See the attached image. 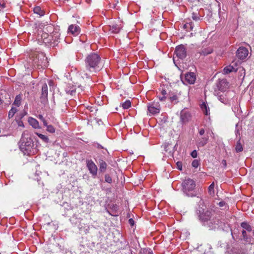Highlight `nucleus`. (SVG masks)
<instances>
[{"label": "nucleus", "instance_id": "obj_1", "mask_svg": "<svg viewBox=\"0 0 254 254\" xmlns=\"http://www.w3.org/2000/svg\"><path fill=\"white\" fill-rule=\"evenodd\" d=\"M100 60V56L97 54L92 53L89 55L85 61L86 69L91 72L99 70Z\"/></svg>", "mask_w": 254, "mask_h": 254}, {"label": "nucleus", "instance_id": "obj_2", "mask_svg": "<svg viewBox=\"0 0 254 254\" xmlns=\"http://www.w3.org/2000/svg\"><path fill=\"white\" fill-rule=\"evenodd\" d=\"M34 142L32 139L28 136L27 131H24L19 142V148L24 154L29 155L32 152Z\"/></svg>", "mask_w": 254, "mask_h": 254}, {"label": "nucleus", "instance_id": "obj_3", "mask_svg": "<svg viewBox=\"0 0 254 254\" xmlns=\"http://www.w3.org/2000/svg\"><path fill=\"white\" fill-rule=\"evenodd\" d=\"M200 219L203 223V225L209 229L218 228L220 227V222L218 219L212 217L211 212L206 211L201 214L200 216Z\"/></svg>", "mask_w": 254, "mask_h": 254}, {"label": "nucleus", "instance_id": "obj_4", "mask_svg": "<svg viewBox=\"0 0 254 254\" xmlns=\"http://www.w3.org/2000/svg\"><path fill=\"white\" fill-rule=\"evenodd\" d=\"M183 190L189 196L194 195L193 191L195 187L194 181L188 178L185 180L182 183Z\"/></svg>", "mask_w": 254, "mask_h": 254}, {"label": "nucleus", "instance_id": "obj_5", "mask_svg": "<svg viewBox=\"0 0 254 254\" xmlns=\"http://www.w3.org/2000/svg\"><path fill=\"white\" fill-rule=\"evenodd\" d=\"M33 64L34 66L37 65L38 66L43 65L45 66V63L46 62V59H45V56L43 54L35 53L33 55Z\"/></svg>", "mask_w": 254, "mask_h": 254}, {"label": "nucleus", "instance_id": "obj_6", "mask_svg": "<svg viewBox=\"0 0 254 254\" xmlns=\"http://www.w3.org/2000/svg\"><path fill=\"white\" fill-rule=\"evenodd\" d=\"M148 112L150 115H154L159 114L161 107L158 102H151L148 104Z\"/></svg>", "mask_w": 254, "mask_h": 254}, {"label": "nucleus", "instance_id": "obj_7", "mask_svg": "<svg viewBox=\"0 0 254 254\" xmlns=\"http://www.w3.org/2000/svg\"><path fill=\"white\" fill-rule=\"evenodd\" d=\"M86 164L92 177L95 178L97 176L98 171V168L96 165L92 160H86Z\"/></svg>", "mask_w": 254, "mask_h": 254}, {"label": "nucleus", "instance_id": "obj_8", "mask_svg": "<svg viewBox=\"0 0 254 254\" xmlns=\"http://www.w3.org/2000/svg\"><path fill=\"white\" fill-rule=\"evenodd\" d=\"M175 54L178 58L183 60L186 57V49L183 45H179L176 48Z\"/></svg>", "mask_w": 254, "mask_h": 254}, {"label": "nucleus", "instance_id": "obj_9", "mask_svg": "<svg viewBox=\"0 0 254 254\" xmlns=\"http://www.w3.org/2000/svg\"><path fill=\"white\" fill-rule=\"evenodd\" d=\"M218 92L225 93V92L228 89L229 87V83L226 79H221L218 81L217 85Z\"/></svg>", "mask_w": 254, "mask_h": 254}, {"label": "nucleus", "instance_id": "obj_10", "mask_svg": "<svg viewBox=\"0 0 254 254\" xmlns=\"http://www.w3.org/2000/svg\"><path fill=\"white\" fill-rule=\"evenodd\" d=\"M180 118L181 122L185 124L188 122L191 119L190 113L186 110H183L180 114Z\"/></svg>", "mask_w": 254, "mask_h": 254}, {"label": "nucleus", "instance_id": "obj_11", "mask_svg": "<svg viewBox=\"0 0 254 254\" xmlns=\"http://www.w3.org/2000/svg\"><path fill=\"white\" fill-rule=\"evenodd\" d=\"M248 51L246 48L240 47L237 52V56L240 59H244L248 55Z\"/></svg>", "mask_w": 254, "mask_h": 254}, {"label": "nucleus", "instance_id": "obj_12", "mask_svg": "<svg viewBox=\"0 0 254 254\" xmlns=\"http://www.w3.org/2000/svg\"><path fill=\"white\" fill-rule=\"evenodd\" d=\"M185 81L189 84H193L195 81L196 77L194 73L190 72L186 74L185 77Z\"/></svg>", "mask_w": 254, "mask_h": 254}, {"label": "nucleus", "instance_id": "obj_13", "mask_svg": "<svg viewBox=\"0 0 254 254\" xmlns=\"http://www.w3.org/2000/svg\"><path fill=\"white\" fill-rule=\"evenodd\" d=\"M208 136L204 135V136H201L200 137H198V139L197 141V145L198 147H203L205 144H207L208 141Z\"/></svg>", "mask_w": 254, "mask_h": 254}, {"label": "nucleus", "instance_id": "obj_14", "mask_svg": "<svg viewBox=\"0 0 254 254\" xmlns=\"http://www.w3.org/2000/svg\"><path fill=\"white\" fill-rule=\"evenodd\" d=\"M215 94L217 96L218 99L222 103L226 104L227 99L226 98V94L217 91V90H215Z\"/></svg>", "mask_w": 254, "mask_h": 254}, {"label": "nucleus", "instance_id": "obj_15", "mask_svg": "<svg viewBox=\"0 0 254 254\" xmlns=\"http://www.w3.org/2000/svg\"><path fill=\"white\" fill-rule=\"evenodd\" d=\"M68 32L73 35H78L80 32V28L78 25L71 24L68 27Z\"/></svg>", "mask_w": 254, "mask_h": 254}, {"label": "nucleus", "instance_id": "obj_16", "mask_svg": "<svg viewBox=\"0 0 254 254\" xmlns=\"http://www.w3.org/2000/svg\"><path fill=\"white\" fill-rule=\"evenodd\" d=\"M48 97V86L45 83L43 85L42 87V92L41 98L45 101L47 100Z\"/></svg>", "mask_w": 254, "mask_h": 254}, {"label": "nucleus", "instance_id": "obj_17", "mask_svg": "<svg viewBox=\"0 0 254 254\" xmlns=\"http://www.w3.org/2000/svg\"><path fill=\"white\" fill-rule=\"evenodd\" d=\"M29 124L34 128H40L39 123L37 120L32 118L29 117L28 120Z\"/></svg>", "mask_w": 254, "mask_h": 254}, {"label": "nucleus", "instance_id": "obj_18", "mask_svg": "<svg viewBox=\"0 0 254 254\" xmlns=\"http://www.w3.org/2000/svg\"><path fill=\"white\" fill-rule=\"evenodd\" d=\"M233 65L230 64L228 66H226L224 69L223 71L225 74H228L233 71H236V63H232Z\"/></svg>", "mask_w": 254, "mask_h": 254}, {"label": "nucleus", "instance_id": "obj_19", "mask_svg": "<svg viewBox=\"0 0 254 254\" xmlns=\"http://www.w3.org/2000/svg\"><path fill=\"white\" fill-rule=\"evenodd\" d=\"M121 28L122 26L121 25L113 24L112 26H110V30L113 33H118Z\"/></svg>", "mask_w": 254, "mask_h": 254}, {"label": "nucleus", "instance_id": "obj_20", "mask_svg": "<svg viewBox=\"0 0 254 254\" xmlns=\"http://www.w3.org/2000/svg\"><path fill=\"white\" fill-rule=\"evenodd\" d=\"M99 171L101 172H104L107 168V163L103 160L100 159L99 161Z\"/></svg>", "mask_w": 254, "mask_h": 254}, {"label": "nucleus", "instance_id": "obj_21", "mask_svg": "<svg viewBox=\"0 0 254 254\" xmlns=\"http://www.w3.org/2000/svg\"><path fill=\"white\" fill-rule=\"evenodd\" d=\"M235 150L237 152H242L243 150V145L240 142V137H239V139L237 142Z\"/></svg>", "mask_w": 254, "mask_h": 254}, {"label": "nucleus", "instance_id": "obj_22", "mask_svg": "<svg viewBox=\"0 0 254 254\" xmlns=\"http://www.w3.org/2000/svg\"><path fill=\"white\" fill-rule=\"evenodd\" d=\"M33 11L35 13L41 16L44 15V12L39 6H36L33 8Z\"/></svg>", "mask_w": 254, "mask_h": 254}, {"label": "nucleus", "instance_id": "obj_23", "mask_svg": "<svg viewBox=\"0 0 254 254\" xmlns=\"http://www.w3.org/2000/svg\"><path fill=\"white\" fill-rule=\"evenodd\" d=\"M241 227L245 230L251 232L252 230V227L246 222H242L241 224Z\"/></svg>", "mask_w": 254, "mask_h": 254}, {"label": "nucleus", "instance_id": "obj_24", "mask_svg": "<svg viewBox=\"0 0 254 254\" xmlns=\"http://www.w3.org/2000/svg\"><path fill=\"white\" fill-rule=\"evenodd\" d=\"M22 98L20 95H17L15 98V100L13 105H15L17 107H19L21 104Z\"/></svg>", "mask_w": 254, "mask_h": 254}, {"label": "nucleus", "instance_id": "obj_25", "mask_svg": "<svg viewBox=\"0 0 254 254\" xmlns=\"http://www.w3.org/2000/svg\"><path fill=\"white\" fill-rule=\"evenodd\" d=\"M36 134L40 137L44 142L48 143L49 141V139L47 136L44 134L36 132Z\"/></svg>", "mask_w": 254, "mask_h": 254}, {"label": "nucleus", "instance_id": "obj_26", "mask_svg": "<svg viewBox=\"0 0 254 254\" xmlns=\"http://www.w3.org/2000/svg\"><path fill=\"white\" fill-rule=\"evenodd\" d=\"M192 18L195 21H198L200 20V16L199 15V13L197 12H193L192 13Z\"/></svg>", "mask_w": 254, "mask_h": 254}, {"label": "nucleus", "instance_id": "obj_27", "mask_svg": "<svg viewBox=\"0 0 254 254\" xmlns=\"http://www.w3.org/2000/svg\"><path fill=\"white\" fill-rule=\"evenodd\" d=\"M47 127L46 130L50 133H54L56 131L55 128L52 125H48L47 123V126H45Z\"/></svg>", "mask_w": 254, "mask_h": 254}, {"label": "nucleus", "instance_id": "obj_28", "mask_svg": "<svg viewBox=\"0 0 254 254\" xmlns=\"http://www.w3.org/2000/svg\"><path fill=\"white\" fill-rule=\"evenodd\" d=\"M212 52V49L210 48H208L203 50L201 53V54L204 56H206L209 54H211Z\"/></svg>", "mask_w": 254, "mask_h": 254}, {"label": "nucleus", "instance_id": "obj_29", "mask_svg": "<svg viewBox=\"0 0 254 254\" xmlns=\"http://www.w3.org/2000/svg\"><path fill=\"white\" fill-rule=\"evenodd\" d=\"M17 111V110L16 108L12 107L8 113V118H11L13 117L15 113Z\"/></svg>", "mask_w": 254, "mask_h": 254}, {"label": "nucleus", "instance_id": "obj_30", "mask_svg": "<svg viewBox=\"0 0 254 254\" xmlns=\"http://www.w3.org/2000/svg\"><path fill=\"white\" fill-rule=\"evenodd\" d=\"M242 127L241 126H239L238 124L236 125L235 134L236 136H240L241 134V130Z\"/></svg>", "mask_w": 254, "mask_h": 254}, {"label": "nucleus", "instance_id": "obj_31", "mask_svg": "<svg viewBox=\"0 0 254 254\" xmlns=\"http://www.w3.org/2000/svg\"><path fill=\"white\" fill-rule=\"evenodd\" d=\"M131 106V103L130 101L127 100L122 104V107L125 109H128Z\"/></svg>", "mask_w": 254, "mask_h": 254}, {"label": "nucleus", "instance_id": "obj_32", "mask_svg": "<svg viewBox=\"0 0 254 254\" xmlns=\"http://www.w3.org/2000/svg\"><path fill=\"white\" fill-rule=\"evenodd\" d=\"M214 183H212L208 187V192L210 195H213L214 193Z\"/></svg>", "mask_w": 254, "mask_h": 254}, {"label": "nucleus", "instance_id": "obj_33", "mask_svg": "<svg viewBox=\"0 0 254 254\" xmlns=\"http://www.w3.org/2000/svg\"><path fill=\"white\" fill-rule=\"evenodd\" d=\"M201 108L203 111V113L207 115L208 114V109L206 104L204 103H203L201 105Z\"/></svg>", "mask_w": 254, "mask_h": 254}, {"label": "nucleus", "instance_id": "obj_34", "mask_svg": "<svg viewBox=\"0 0 254 254\" xmlns=\"http://www.w3.org/2000/svg\"><path fill=\"white\" fill-rule=\"evenodd\" d=\"M139 254H153L150 249H143L140 251Z\"/></svg>", "mask_w": 254, "mask_h": 254}, {"label": "nucleus", "instance_id": "obj_35", "mask_svg": "<svg viewBox=\"0 0 254 254\" xmlns=\"http://www.w3.org/2000/svg\"><path fill=\"white\" fill-rule=\"evenodd\" d=\"M80 74L83 78H89L90 75L85 72L84 70H82L80 71Z\"/></svg>", "mask_w": 254, "mask_h": 254}, {"label": "nucleus", "instance_id": "obj_36", "mask_svg": "<svg viewBox=\"0 0 254 254\" xmlns=\"http://www.w3.org/2000/svg\"><path fill=\"white\" fill-rule=\"evenodd\" d=\"M50 37L52 38V40L54 41V42L57 41L59 39V34L58 33H53V35H51Z\"/></svg>", "mask_w": 254, "mask_h": 254}, {"label": "nucleus", "instance_id": "obj_37", "mask_svg": "<svg viewBox=\"0 0 254 254\" xmlns=\"http://www.w3.org/2000/svg\"><path fill=\"white\" fill-rule=\"evenodd\" d=\"M66 92L67 94H69L71 96L74 95L75 94V89L74 87H72L71 89H66Z\"/></svg>", "mask_w": 254, "mask_h": 254}, {"label": "nucleus", "instance_id": "obj_38", "mask_svg": "<svg viewBox=\"0 0 254 254\" xmlns=\"http://www.w3.org/2000/svg\"><path fill=\"white\" fill-rule=\"evenodd\" d=\"M239 71V72L241 73L240 76H242L243 75V77L245 76V69L242 67H240L238 68H236V71L238 70Z\"/></svg>", "mask_w": 254, "mask_h": 254}, {"label": "nucleus", "instance_id": "obj_39", "mask_svg": "<svg viewBox=\"0 0 254 254\" xmlns=\"http://www.w3.org/2000/svg\"><path fill=\"white\" fill-rule=\"evenodd\" d=\"M37 118L43 122L44 126H47V121L42 115H39Z\"/></svg>", "mask_w": 254, "mask_h": 254}, {"label": "nucleus", "instance_id": "obj_40", "mask_svg": "<svg viewBox=\"0 0 254 254\" xmlns=\"http://www.w3.org/2000/svg\"><path fill=\"white\" fill-rule=\"evenodd\" d=\"M169 99L171 102L176 103L177 100V96L175 95H173L172 96H170Z\"/></svg>", "mask_w": 254, "mask_h": 254}, {"label": "nucleus", "instance_id": "obj_41", "mask_svg": "<svg viewBox=\"0 0 254 254\" xmlns=\"http://www.w3.org/2000/svg\"><path fill=\"white\" fill-rule=\"evenodd\" d=\"M105 181L106 182L111 183L112 181V178L108 174L105 175Z\"/></svg>", "mask_w": 254, "mask_h": 254}, {"label": "nucleus", "instance_id": "obj_42", "mask_svg": "<svg viewBox=\"0 0 254 254\" xmlns=\"http://www.w3.org/2000/svg\"><path fill=\"white\" fill-rule=\"evenodd\" d=\"M218 205L220 207L223 208V209H225L227 207L226 203L223 201L219 202Z\"/></svg>", "mask_w": 254, "mask_h": 254}, {"label": "nucleus", "instance_id": "obj_43", "mask_svg": "<svg viewBox=\"0 0 254 254\" xmlns=\"http://www.w3.org/2000/svg\"><path fill=\"white\" fill-rule=\"evenodd\" d=\"M191 165L192 167L197 168L199 165V162L197 160H194L192 161Z\"/></svg>", "mask_w": 254, "mask_h": 254}, {"label": "nucleus", "instance_id": "obj_44", "mask_svg": "<svg viewBox=\"0 0 254 254\" xmlns=\"http://www.w3.org/2000/svg\"><path fill=\"white\" fill-rule=\"evenodd\" d=\"M242 236H243V239H244L245 241H246L247 242H248V237H247V236L246 231V230H243L242 231Z\"/></svg>", "mask_w": 254, "mask_h": 254}, {"label": "nucleus", "instance_id": "obj_45", "mask_svg": "<svg viewBox=\"0 0 254 254\" xmlns=\"http://www.w3.org/2000/svg\"><path fill=\"white\" fill-rule=\"evenodd\" d=\"M176 165L177 166V168L179 170H182V163L181 162H180V161L177 162L176 163Z\"/></svg>", "mask_w": 254, "mask_h": 254}, {"label": "nucleus", "instance_id": "obj_46", "mask_svg": "<svg viewBox=\"0 0 254 254\" xmlns=\"http://www.w3.org/2000/svg\"><path fill=\"white\" fill-rule=\"evenodd\" d=\"M191 156L193 158H196L197 156V151L195 150L192 151L191 153Z\"/></svg>", "mask_w": 254, "mask_h": 254}, {"label": "nucleus", "instance_id": "obj_47", "mask_svg": "<svg viewBox=\"0 0 254 254\" xmlns=\"http://www.w3.org/2000/svg\"><path fill=\"white\" fill-rule=\"evenodd\" d=\"M205 130L203 128H201L199 131V134L200 136H202L204 134Z\"/></svg>", "mask_w": 254, "mask_h": 254}, {"label": "nucleus", "instance_id": "obj_48", "mask_svg": "<svg viewBox=\"0 0 254 254\" xmlns=\"http://www.w3.org/2000/svg\"><path fill=\"white\" fill-rule=\"evenodd\" d=\"M17 124H18V126L21 127H24V125L22 121H17Z\"/></svg>", "mask_w": 254, "mask_h": 254}, {"label": "nucleus", "instance_id": "obj_49", "mask_svg": "<svg viewBox=\"0 0 254 254\" xmlns=\"http://www.w3.org/2000/svg\"><path fill=\"white\" fill-rule=\"evenodd\" d=\"M165 99H166V96H165L162 95V96L159 97V100L161 101H164Z\"/></svg>", "mask_w": 254, "mask_h": 254}, {"label": "nucleus", "instance_id": "obj_50", "mask_svg": "<svg viewBox=\"0 0 254 254\" xmlns=\"http://www.w3.org/2000/svg\"><path fill=\"white\" fill-rule=\"evenodd\" d=\"M161 93L162 95L165 96V95L167 94V92L166 90L163 89L162 90Z\"/></svg>", "mask_w": 254, "mask_h": 254}, {"label": "nucleus", "instance_id": "obj_51", "mask_svg": "<svg viewBox=\"0 0 254 254\" xmlns=\"http://www.w3.org/2000/svg\"><path fill=\"white\" fill-rule=\"evenodd\" d=\"M129 223L130 224V225L132 226L134 224V221L132 219H129Z\"/></svg>", "mask_w": 254, "mask_h": 254}, {"label": "nucleus", "instance_id": "obj_52", "mask_svg": "<svg viewBox=\"0 0 254 254\" xmlns=\"http://www.w3.org/2000/svg\"><path fill=\"white\" fill-rule=\"evenodd\" d=\"M222 164L224 166H226L227 165L226 161L225 160H223L222 161Z\"/></svg>", "mask_w": 254, "mask_h": 254}, {"label": "nucleus", "instance_id": "obj_53", "mask_svg": "<svg viewBox=\"0 0 254 254\" xmlns=\"http://www.w3.org/2000/svg\"><path fill=\"white\" fill-rule=\"evenodd\" d=\"M169 145H170V144H169V143H167V144H165V145H164V148H165V150H166V151H167V147H168V146Z\"/></svg>", "mask_w": 254, "mask_h": 254}, {"label": "nucleus", "instance_id": "obj_54", "mask_svg": "<svg viewBox=\"0 0 254 254\" xmlns=\"http://www.w3.org/2000/svg\"><path fill=\"white\" fill-rule=\"evenodd\" d=\"M48 83H49V85L50 86H52L53 85V82L52 81H51V80H50L49 81Z\"/></svg>", "mask_w": 254, "mask_h": 254}, {"label": "nucleus", "instance_id": "obj_55", "mask_svg": "<svg viewBox=\"0 0 254 254\" xmlns=\"http://www.w3.org/2000/svg\"><path fill=\"white\" fill-rule=\"evenodd\" d=\"M187 26H187V24H185V25H184V28L185 29H186V28H187Z\"/></svg>", "mask_w": 254, "mask_h": 254}, {"label": "nucleus", "instance_id": "obj_56", "mask_svg": "<svg viewBox=\"0 0 254 254\" xmlns=\"http://www.w3.org/2000/svg\"><path fill=\"white\" fill-rule=\"evenodd\" d=\"M116 5H117V4H114V5H113V8H116Z\"/></svg>", "mask_w": 254, "mask_h": 254}, {"label": "nucleus", "instance_id": "obj_57", "mask_svg": "<svg viewBox=\"0 0 254 254\" xmlns=\"http://www.w3.org/2000/svg\"><path fill=\"white\" fill-rule=\"evenodd\" d=\"M1 103H2L1 100L0 99V105L1 104Z\"/></svg>", "mask_w": 254, "mask_h": 254}, {"label": "nucleus", "instance_id": "obj_58", "mask_svg": "<svg viewBox=\"0 0 254 254\" xmlns=\"http://www.w3.org/2000/svg\"><path fill=\"white\" fill-rule=\"evenodd\" d=\"M189 25H190V28H191V29H192V26H191V25L190 24H189Z\"/></svg>", "mask_w": 254, "mask_h": 254}, {"label": "nucleus", "instance_id": "obj_59", "mask_svg": "<svg viewBox=\"0 0 254 254\" xmlns=\"http://www.w3.org/2000/svg\"><path fill=\"white\" fill-rule=\"evenodd\" d=\"M176 145H177V144L174 146V148L176 147Z\"/></svg>", "mask_w": 254, "mask_h": 254}, {"label": "nucleus", "instance_id": "obj_60", "mask_svg": "<svg viewBox=\"0 0 254 254\" xmlns=\"http://www.w3.org/2000/svg\"><path fill=\"white\" fill-rule=\"evenodd\" d=\"M253 234H254V230L253 231Z\"/></svg>", "mask_w": 254, "mask_h": 254}, {"label": "nucleus", "instance_id": "obj_61", "mask_svg": "<svg viewBox=\"0 0 254 254\" xmlns=\"http://www.w3.org/2000/svg\"><path fill=\"white\" fill-rule=\"evenodd\" d=\"M1 5H1V3H0V6Z\"/></svg>", "mask_w": 254, "mask_h": 254}]
</instances>
